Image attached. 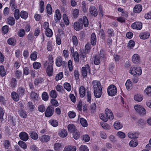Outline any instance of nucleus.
<instances>
[{
    "label": "nucleus",
    "instance_id": "1",
    "mask_svg": "<svg viewBox=\"0 0 151 151\" xmlns=\"http://www.w3.org/2000/svg\"><path fill=\"white\" fill-rule=\"evenodd\" d=\"M52 64L53 62L50 60L47 61L44 64V67L47 68L46 72L47 75L49 76H52L53 73Z\"/></svg>",
    "mask_w": 151,
    "mask_h": 151
},
{
    "label": "nucleus",
    "instance_id": "2",
    "mask_svg": "<svg viewBox=\"0 0 151 151\" xmlns=\"http://www.w3.org/2000/svg\"><path fill=\"white\" fill-rule=\"evenodd\" d=\"M134 109L135 111L140 115H145L146 113V109L140 105L136 104L134 106Z\"/></svg>",
    "mask_w": 151,
    "mask_h": 151
},
{
    "label": "nucleus",
    "instance_id": "3",
    "mask_svg": "<svg viewBox=\"0 0 151 151\" xmlns=\"http://www.w3.org/2000/svg\"><path fill=\"white\" fill-rule=\"evenodd\" d=\"M116 93L117 88L114 85L111 84L108 87L107 93L109 96H114Z\"/></svg>",
    "mask_w": 151,
    "mask_h": 151
},
{
    "label": "nucleus",
    "instance_id": "4",
    "mask_svg": "<svg viewBox=\"0 0 151 151\" xmlns=\"http://www.w3.org/2000/svg\"><path fill=\"white\" fill-rule=\"evenodd\" d=\"M81 73L83 77L86 76L87 73H90V67L88 64L86 65L85 67H82Z\"/></svg>",
    "mask_w": 151,
    "mask_h": 151
},
{
    "label": "nucleus",
    "instance_id": "5",
    "mask_svg": "<svg viewBox=\"0 0 151 151\" xmlns=\"http://www.w3.org/2000/svg\"><path fill=\"white\" fill-rule=\"evenodd\" d=\"M93 90L102 89L101 86L99 81H93L92 82Z\"/></svg>",
    "mask_w": 151,
    "mask_h": 151
},
{
    "label": "nucleus",
    "instance_id": "6",
    "mask_svg": "<svg viewBox=\"0 0 151 151\" xmlns=\"http://www.w3.org/2000/svg\"><path fill=\"white\" fill-rule=\"evenodd\" d=\"M50 139V136L48 135L44 134L40 136L39 140L42 142H47Z\"/></svg>",
    "mask_w": 151,
    "mask_h": 151
},
{
    "label": "nucleus",
    "instance_id": "7",
    "mask_svg": "<svg viewBox=\"0 0 151 151\" xmlns=\"http://www.w3.org/2000/svg\"><path fill=\"white\" fill-rule=\"evenodd\" d=\"M54 111L53 109L50 106H49L47 108L45 112V116L46 117H50L53 114Z\"/></svg>",
    "mask_w": 151,
    "mask_h": 151
},
{
    "label": "nucleus",
    "instance_id": "8",
    "mask_svg": "<svg viewBox=\"0 0 151 151\" xmlns=\"http://www.w3.org/2000/svg\"><path fill=\"white\" fill-rule=\"evenodd\" d=\"M131 27L133 29L140 30L142 28V23L140 22H135L132 24Z\"/></svg>",
    "mask_w": 151,
    "mask_h": 151
},
{
    "label": "nucleus",
    "instance_id": "9",
    "mask_svg": "<svg viewBox=\"0 0 151 151\" xmlns=\"http://www.w3.org/2000/svg\"><path fill=\"white\" fill-rule=\"evenodd\" d=\"M61 18V15L60 11L57 9L55 12V14L54 16V19L55 23H58L60 21Z\"/></svg>",
    "mask_w": 151,
    "mask_h": 151
},
{
    "label": "nucleus",
    "instance_id": "10",
    "mask_svg": "<svg viewBox=\"0 0 151 151\" xmlns=\"http://www.w3.org/2000/svg\"><path fill=\"white\" fill-rule=\"evenodd\" d=\"M90 14L92 16L96 17L98 15L97 11L96 8L94 6H91L89 8Z\"/></svg>",
    "mask_w": 151,
    "mask_h": 151
},
{
    "label": "nucleus",
    "instance_id": "11",
    "mask_svg": "<svg viewBox=\"0 0 151 151\" xmlns=\"http://www.w3.org/2000/svg\"><path fill=\"white\" fill-rule=\"evenodd\" d=\"M19 136L20 139L24 141H26L29 139L28 135L25 132H22L20 133Z\"/></svg>",
    "mask_w": 151,
    "mask_h": 151
},
{
    "label": "nucleus",
    "instance_id": "12",
    "mask_svg": "<svg viewBox=\"0 0 151 151\" xmlns=\"http://www.w3.org/2000/svg\"><path fill=\"white\" fill-rule=\"evenodd\" d=\"M105 113L107 118L110 120H112L114 119V116L111 111L106 108L105 111Z\"/></svg>",
    "mask_w": 151,
    "mask_h": 151
},
{
    "label": "nucleus",
    "instance_id": "13",
    "mask_svg": "<svg viewBox=\"0 0 151 151\" xmlns=\"http://www.w3.org/2000/svg\"><path fill=\"white\" fill-rule=\"evenodd\" d=\"M150 33L147 32H141L139 35L140 38L142 40H145L148 39L150 36Z\"/></svg>",
    "mask_w": 151,
    "mask_h": 151
},
{
    "label": "nucleus",
    "instance_id": "14",
    "mask_svg": "<svg viewBox=\"0 0 151 151\" xmlns=\"http://www.w3.org/2000/svg\"><path fill=\"white\" fill-rule=\"evenodd\" d=\"M74 27L75 30L78 31L83 28V25L82 23H80L79 22H75L74 24Z\"/></svg>",
    "mask_w": 151,
    "mask_h": 151
},
{
    "label": "nucleus",
    "instance_id": "15",
    "mask_svg": "<svg viewBox=\"0 0 151 151\" xmlns=\"http://www.w3.org/2000/svg\"><path fill=\"white\" fill-rule=\"evenodd\" d=\"M142 10V6L140 4L136 5L133 8V11L135 13H139Z\"/></svg>",
    "mask_w": 151,
    "mask_h": 151
},
{
    "label": "nucleus",
    "instance_id": "16",
    "mask_svg": "<svg viewBox=\"0 0 151 151\" xmlns=\"http://www.w3.org/2000/svg\"><path fill=\"white\" fill-rule=\"evenodd\" d=\"M132 62L134 63H137L139 62L140 61V57L138 54H135L132 56Z\"/></svg>",
    "mask_w": 151,
    "mask_h": 151
},
{
    "label": "nucleus",
    "instance_id": "17",
    "mask_svg": "<svg viewBox=\"0 0 151 151\" xmlns=\"http://www.w3.org/2000/svg\"><path fill=\"white\" fill-rule=\"evenodd\" d=\"M138 133L136 132H129L128 133V136L130 138H136L138 137Z\"/></svg>",
    "mask_w": 151,
    "mask_h": 151
},
{
    "label": "nucleus",
    "instance_id": "18",
    "mask_svg": "<svg viewBox=\"0 0 151 151\" xmlns=\"http://www.w3.org/2000/svg\"><path fill=\"white\" fill-rule=\"evenodd\" d=\"M114 128L117 130L121 129L123 127V125L118 121L115 122L114 124Z\"/></svg>",
    "mask_w": 151,
    "mask_h": 151
},
{
    "label": "nucleus",
    "instance_id": "19",
    "mask_svg": "<svg viewBox=\"0 0 151 151\" xmlns=\"http://www.w3.org/2000/svg\"><path fill=\"white\" fill-rule=\"evenodd\" d=\"M11 96L13 99L15 101H17L19 100V96L15 92L13 91L11 93Z\"/></svg>",
    "mask_w": 151,
    "mask_h": 151
},
{
    "label": "nucleus",
    "instance_id": "20",
    "mask_svg": "<svg viewBox=\"0 0 151 151\" xmlns=\"http://www.w3.org/2000/svg\"><path fill=\"white\" fill-rule=\"evenodd\" d=\"M29 134L31 137L34 140H36L38 138V136L37 133L34 131H31Z\"/></svg>",
    "mask_w": 151,
    "mask_h": 151
},
{
    "label": "nucleus",
    "instance_id": "21",
    "mask_svg": "<svg viewBox=\"0 0 151 151\" xmlns=\"http://www.w3.org/2000/svg\"><path fill=\"white\" fill-rule=\"evenodd\" d=\"M76 147L75 146L68 145L66 146L63 150V151H76Z\"/></svg>",
    "mask_w": 151,
    "mask_h": 151
},
{
    "label": "nucleus",
    "instance_id": "22",
    "mask_svg": "<svg viewBox=\"0 0 151 151\" xmlns=\"http://www.w3.org/2000/svg\"><path fill=\"white\" fill-rule=\"evenodd\" d=\"M102 89L94 90V94L95 96L97 98H99L102 94Z\"/></svg>",
    "mask_w": 151,
    "mask_h": 151
},
{
    "label": "nucleus",
    "instance_id": "23",
    "mask_svg": "<svg viewBox=\"0 0 151 151\" xmlns=\"http://www.w3.org/2000/svg\"><path fill=\"white\" fill-rule=\"evenodd\" d=\"M63 147L62 144L59 143H56L54 144V150L56 151H59Z\"/></svg>",
    "mask_w": 151,
    "mask_h": 151
},
{
    "label": "nucleus",
    "instance_id": "24",
    "mask_svg": "<svg viewBox=\"0 0 151 151\" xmlns=\"http://www.w3.org/2000/svg\"><path fill=\"white\" fill-rule=\"evenodd\" d=\"M68 129L69 132L73 133L77 131L74 125L72 124H70L68 125Z\"/></svg>",
    "mask_w": 151,
    "mask_h": 151
},
{
    "label": "nucleus",
    "instance_id": "25",
    "mask_svg": "<svg viewBox=\"0 0 151 151\" xmlns=\"http://www.w3.org/2000/svg\"><path fill=\"white\" fill-rule=\"evenodd\" d=\"M58 135L62 137H65L67 135V132L66 130L63 129L58 132Z\"/></svg>",
    "mask_w": 151,
    "mask_h": 151
},
{
    "label": "nucleus",
    "instance_id": "26",
    "mask_svg": "<svg viewBox=\"0 0 151 151\" xmlns=\"http://www.w3.org/2000/svg\"><path fill=\"white\" fill-rule=\"evenodd\" d=\"M86 93L85 88L83 86H81L79 88V94L81 97H83Z\"/></svg>",
    "mask_w": 151,
    "mask_h": 151
},
{
    "label": "nucleus",
    "instance_id": "27",
    "mask_svg": "<svg viewBox=\"0 0 151 151\" xmlns=\"http://www.w3.org/2000/svg\"><path fill=\"white\" fill-rule=\"evenodd\" d=\"M83 21L84 26L85 27H87L88 25V21L87 17L86 16H84L82 19H79V21Z\"/></svg>",
    "mask_w": 151,
    "mask_h": 151
},
{
    "label": "nucleus",
    "instance_id": "28",
    "mask_svg": "<svg viewBox=\"0 0 151 151\" xmlns=\"http://www.w3.org/2000/svg\"><path fill=\"white\" fill-rule=\"evenodd\" d=\"M91 43L93 45H96V36L94 33H92L91 35Z\"/></svg>",
    "mask_w": 151,
    "mask_h": 151
},
{
    "label": "nucleus",
    "instance_id": "29",
    "mask_svg": "<svg viewBox=\"0 0 151 151\" xmlns=\"http://www.w3.org/2000/svg\"><path fill=\"white\" fill-rule=\"evenodd\" d=\"M143 99V96L140 94L135 95L134 96V100L138 102L141 101Z\"/></svg>",
    "mask_w": 151,
    "mask_h": 151
},
{
    "label": "nucleus",
    "instance_id": "30",
    "mask_svg": "<svg viewBox=\"0 0 151 151\" xmlns=\"http://www.w3.org/2000/svg\"><path fill=\"white\" fill-rule=\"evenodd\" d=\"M37 55V53L36 51L32 52L30 55V59L32 60L35 61L36 60Z\"/></svg>",
    "mask_w": 151,
    "mask_h": 151
},
{
    "label": "nucleus",
    "instance_id": "31",
    "mask_svg": "<svg viewBox=\"0 0 151 151\" xmlns=\"http://www.w3.org/2000/svg\"><path fill=\"white\" fill-rule=\"evenodd\" d=\"M49 122L50 125L54 127H57L58 124V123L57 121L54 119L50 120L49 121Z\"/></svg>",
    "mask_w": 151,
    "mask_h": 151
},
{
    "label": "nucleus",
    "instance_id": "32",
    "mask_svg": "<svg viewBox=\"0 0 151 151\" xmlns=\"http://www.w3.org/2000/svg\"><path fill=\"white\" fill-rule=\"evenodd\" d=\"M18 144L24 150L27 149V148L26 144L22 141H19L18 142Z\"/></svg>",
    "mask_w": 151,
    "mask_h": 151
},
{
    "label": "nucleus",
    "instance_id": "33",
    "mask_svg": "<svg viewBox=\"0 0 151 151\" xmlns=\"http://www.w3.org/2000/svg\"><path fill=\"white\" fill-rule=\"evenodd\" d=\"M144 93L148 96H151V86H148L144 90Z\"/></svg>",
    "mask_w": 151,
    "mask_h": 151
},
{
    "label": "nucleus",
    "instance_id": "34",
    "mask_svg": "<svg viewBox=\"0 0 151 151\" xmlns=\"http://www.w3.org/2000/svg\"><path fill=\"white\" fill-rule=\"evenodd\" d=\"M8 24L11 26L14 25L15 23V21L13 17H9L7 19Z\"/></svg>",
    "mask_w": 151,
    "mask_h": 151
},
{
    "label": "nucleus",
    "instance_id": "35",
    "mask_svg": "<svg viewBox=\"0 0 151 151\" xmlns=\"http://www.w3.org/2000/svg\"><path fill=\"white\" fill-rule=\"evenodd\" d=\"M80 122L81 125L83 127H86L88 126L87 121L84 118H81L80 119Z\"/></svg>",
    "mask_w": 151,
    "mask_h": 151
},
{
    "label": "nucleus",
    "instance_id": "36",
    "mask_svg": "<svg viewBox=\"0 0 151 151\" xmlns=\"http://www.w3.org/2000/svg\"><path fill=\"white\" fill-rule=\"evenodd\" d=\"M6 73V70L4 67L3 65L0 66V75L2 76H4Z\"/></svg>",
    "mask_w": 151,
    "mask_h": 151
},
{
    "label": "nucleus",
    "instance_id": "37",
    "mask_svg": "<svg viewBox=\"0 0 151 151\" xmlns=\"http://www.w3.org/2000/svg\"><path fill=\"white\" fill-rule=\"evenodd\" d=\"M138 144V142L136 140H132L129 143V146L132 147H135L137 146Z\"/></svg>",
    "mask_w": 151,
    "mask_h": 151
},
{
    "label": "nucleus",
    "instance_id": "38",
    "mask_svg": "<svg viewBox=\"0 0 151 151\" xmlns=\"http://www.w3.org/2000/svg\"><path fill=\"white\" fill-rule=\"evenodd\" d=\"M62 58L60 57H59L56 58V64L57 66L60 67L62 64Z\"/></svg>",
    "mask_w": 151,
    "mask_h": 151
},
{
    "label": "nucleus",
    "instance_id": "39",
    "mask_svg": "<svg viewBox=\"0 0 151 151\" xmlns=\"http://www.w3.org/2000/svg\"><path fill=\"white\" fill-rule=\"evenodd\" d=\"M45 32L46 36L48 37H51L52 36V31L50 29L45 30Z\"/></svg>",
    "mask_w": 151,
    "mask_h": 151
},
{
    "label": "nucleus",
    "instance_id": "40",
    "mask_svg": "<svg viewBox=\"0 0 151 151\" xmlns=\"http://www.w3.org/2000/svg\"><path fill=\"white\" fill-rule=\"evenodd\" d=\"M14 16L16 20H18L19 18L20 14L19 10L16 9L14 11Z\"/></svg>",
    "mask_w": 151,
    "mask_h": 151
},
{
    "label": "nucleus",
    "instance_id": "41",
    "mask_svg": "<svg viewBox=\"0 0 151 151\" xmlns=\"http://www.w3.org/2000/svg\"><path fill=\"white\" fill-rule=\"evenodd\" d=\"M43 82V78H39L35 79L34 81V84L36 86H37L40 84L42 83Z\"/></svg>",
    "mask_w": 151,
    "mask_h": 151
},
{
    "label": "nucleus",
    "instance_id": "42",
    "mask_svg": "<svg viewBox=\"0 0 151 151\" xmlns=\"http://www.w3.org/2000/svg\"><path fill=\"white\" fill-rule=\"evenodd\" d=\"M20 17L24 19H26L28 17V13L26 12L22 11L20 12Z\"/></svg>",
    "mask_w": 151,
    "mask_h": 151
},
{
    "label": "nucleus",
    "instance_id": "43",
    "mask_svg": "<svg viewBox=\"0 0 151 151\" xmlns=\"http://www.w3.org/2000/svg\"><path fill=\"white\" fill-rule=\"evenodd\" d=\"M40 12L41 13H42L43 12L44 9V2L43 1L41 0L40 1Z\"/></svg>",
    "mask_w": 151,
    "mask_h": 151
},
{
    "label": "nucleus",
    "instance_id": "44",
    "mask_svg": "<svg viewBox=\"0 0 151 151\" xmlns=\"http://www.w3.org/2000/svg\"><path fill=\"white\" fill-rule=\"evenodd\" d=\"M63 86L64 88L68 91H70L71 89V86L70 84L69 83H65L64 84Z\"/></svg>",
    "mask_w": 151,
    "mask_h": 151
},
{
    "label": "nucleus",
    "instance_id": "45",
    "mask_svg": "<svg viewBox=\"0 0 151 151\" xmlns=\"http://www.w3.org/2000/svg\"><path fill=\"white\" fill-rule=\"evenodd\" d=\"M16 40L14 38H10L8 39V43L11 45H15L16 44Z\"/></svg>",
    "mask_w": 151,
    "mask_h": 151
},
{
    "label": "nucleus",
    "instance_id": "46",
    "mask_svg": "<svg viewBox=\"0 0 151 151\" xmlns=\"http://www.w3.org/2000/svg\"><path fill=\"white\" fill-rule=\"evenodd\" d=\"M63 17L64 22L66 25H68L69 24V22L67 15L65 14H63Z\"/></svg>",
    "mask_w": 151,
    "mask_h": 151
},
{
    "label": "nucleus",
    "instance_id": "47",
    "mask_svg": "<svg viewBox=\"0 0 151 151\" xmlns=\"http://www.w3.org/2000/svg\"><path fill=\"white\" fill-rule=\"evenodd\" d=\"M17 92L20 96H22L24 94L25 90L22 87H21L18 89Z\"/></svg>",
    "mask_w": 151,
    "mask_h": 151
},
{
    "label": "nucleus",
    "instance_id": "48",
    "mask_svg": "<svg viewBox=\"0 0 151 151\" xmlns=\"http://www.w3.org/2000/svg\"><path fill=\"white\" fill-rule=\"evenodd\" d=\"M73 57L74 60L75 62H78L79 61V55L78 53L77 52H75L73 54Z\"/></svg>",
    "mask_w": 151,
    "mask_h": 151
},
{
    "label": "nucleus",
    "instance_id": "49",
    "mask_svg": "<svg viewBox=\"0 0 151 151\" xmlns=\"http://www.w3.org/2000/svg\"><path fill=\"white\" fill-rule=\"evenodd\" d=\"M31 96L32 99L35 100H38L39 97L38 94L34 92H32Z\"/></svg>",
    "mask_w": 151,
    "mask_h": 151
},
{
    "label": "nucleus",
    "instance_id": "50",
    "mask_svg": "<svg viewBox=\"0 0 151 151\" xmlns=\"http://www.w3.org/2000/svg\"><path fill=\"white\" fill-rule=\"evenodd\" d=\"M72 41L73 45L75 46H77L78 44V39L76 36H73L72 38Z\"/></svg>",
    "mask_w": 151,
    "mask_h": 151
},
{
    "label": "nucleus",
    "instance_id": "51",
    "mask_svg": "<svg viewBox=\"0 0 151 151\" xmlns=\"http://www.w3.org/2000/svg\"><path fill=\"white\" fill-rule=\"evenodd\" d=\"M82 11L84 13L87 12L88 9V7L86 6V4L85 1H83L82 2Z\"/></svg>",
    "mask_w": 151,
    "mask_h": 151
},
{
    "label": "nucleus",
    "instance_id": "52",
    "mask_svg": "<svg viewBox=\"0 0 151 151\" xmlns=\"http://www.w3.org/2000/svg\"><path fill=\"white\" fill-rule=\"evenodd\" d=\"M50 96L53 98H55L57 97V94L55 90H52L50 93Z\"/></svg>",
    "mask_w": 151,
    "mask_h": 151
},
{
    "label": "nucleus",
    "instance_id": "53",
    "mask_svg": "<svg viewBox=\"0 0 151 151\" xmlns=\"http://www.w3.org/2000/svg\"><path fill=\"white\" fill-rule=\"evenodd\" d=\"M41 65L40 63L37 62L33 63V66L34 68L35 69H38L41 67Z\"/></svg>",
    "mask_w": 151,
    "mask_h": 151
},
{
    "label": "nucleus",
    "instance_id": "54",
    "mask_svg": "<svg viewBox=\"0 0 151 151\" xmlns=\"http://www.w3.org/2000/svg\"><path fill=\"white\" fill-rule=\"evenodd\" d=\"M117 136L119 138L124 139L125 137V134L121 131H119L117 134Z\"/></svg>",
    "mask_w": 151,
    "mask_h": 151
},
{
    "label": "nucleus",
    "instance_id": "55",
    "mask_svg": "<svg viewBox=\"0 0 151 151\" xmlns=\"http://www.w3.org/2000/svg\"><path fill=\"white\" fill-rule=\"evenodd\" d=\"M125 85L127 89H130L132 86L131 81L129 80H127L125 83Z\"/></svg>",
    "mask_w": 151,
    "mask_h": 151
},
{
    "label": "nucleus",
    "instance_id": "56",
    "mask_svg": "<svg viewBox=\"0 0 151 151\" xmlns=\"http://www.w3.org/2000/svg\"><path fill=\"white\" fill-rule=\"evenodd\" d=\"M46 9L47 13L49 14H51L52 13V10L51 5L48 4L46 6Z\"/></svg>",
    "mask_w": 151,
    "mask_h": 151
},
{
    "label": "nucleus",
    "instance_id": "57",
    "mask_svg": "<svg viewBox=\"0 0 151 151\" xmlns=\"http://www.w3.org/2000/svg\"><path fill=\"white\" fill-rule=\"evenodd\" d=\"M10 6H11V9L12 11H14L17 9V6L14 1L11 0L10 2Z\"/></svg>",
    "mask_w": 151,
    "mask_h": 151
},
{
    "label": "nucleus",
    "instance_id": "58",
    "mask_svg": "<svg viewBox=\"0 0 151 151\" xmlns=\"http://www.w3.org/2000/svg\"><path fill=\"white\" fill-rule=\"evenodd\" d=\"M63 77V73L62 72H60L56 76L55 80L58 81L59 80H61Z\"/></svg>",
    "mask_w": 151,
    "mask_h": 151
},
{
    "label": "nucleus",
    "instance_id": "59",
    "mask_svg": "<svg viewBox=\"0 0 151 151\" xmlns=\"http://www.w3.org/2000/svg\"><path fill=\"white\" fill-rule=\"evenodd\" d=\"M42 99L45 101H47L48 99V95L47 93L44 92L42 94Z\"/></svg>",
    "mask_w": 151,
    "mask_h": 151
},
{
    "label": "nucleus",
    "instance_id": "60",
    "mask_svg": "<svg viewBox=\"0 0 151 151\" xmlns=\"http://www.w3.org/2000/svg\"><path fill=\"white\" fill-rule=\"evenodd\" d=\"M35 106L31 102H29L27 104L28 109L30 111H32L34 108Z\"/></svg>",
    "mask_w": 151,
    "mask_h": 151
},
{
    "label": "nucleus",
    "instance_id": "61",
    "mask_svg": "<svg viewBox=\"0 0 151 151\" xmlns=\"http://www.w3.org/2000/svg\"><path fill=\"white\" fill-rule=\"evenodd\" d=\"M136 72L137 73V75L138 76L141 75L142 73V70L141 68L140 67H135Z\"/></svg>",
    "mask_w": 151,
    "mask_h": 151
},
{
    "label": "nucleus",
    "instance_id": "62",
    "mask_svg": "<svg viewBox=\"0 0 151 151\" xmlns=\"http://www.w3.org/2000/svg\"><path fill=\"white\" fill-rule=\"evenodd\" d=\"M82 137L83 140L86 142H88L90 139V138L89 136L87 134L83 135L82 136Z\"/></svg>",
    "mask_w": 151,
    "mask_h": 151
},
{
    "label": "nucleus",
    "instance_id": "63",
    "mask_svg": "<svg viewBox=\"0 0 151 151\" xmlns=\"http://www.w3.org/2000/svg\"><path fill=\"white\" fill-rule=\"evenodd\" d=\"M79 13V10L78 9H74L72 15L74 18L77 17L78 16Z\"/></svg>",
    "mask_w": 151,
    "mask_h": 151
},
{
    "label": "nucleus",
    "instance_id": "64",
    "mask_svg": "<svg viewBox=\"0 0 151 151\" xmlns=\"http://www.w3.org/2000/svg\"><path fill=\"white\" fill-rule=\"evenodd\" d=\"M80 151H89V150L87 147L85 145H81L79 148Z\"/></svg>",
    "mask_w": 151,
    "mask_h": 151
}]
</instances>
